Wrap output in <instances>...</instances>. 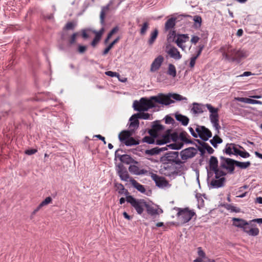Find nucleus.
<instances>
[{
	"label": "nucleus",
	"mask_w": 262,
	"mask_h": 262,
	"mask_svg": "<svg viewBox=\"0 0 262 262\" xmlns=\"http://www.w3.org/2000/svg\"><path fill=\"white\" fill-rule=\"evenodd\" d=\"M158 33L159 31L157 29H155L152 32H151L149 38L148 40V43L149 46L152 45L155 42L158 37Z\"/></svg>",
	"instance_id": "27"
},
{
	"label": "nucleus",
	"mask_w": 262,
	"mask_h": 262,
	"mask_svg": "<svg viewBox=\"0 0 262 262\" xmlns=\"http://www.w3.org/2000/svg\"><path fill=\"white\" fill-rule=\"evenodd\" d=\"M232 221L233 226L238 228H242L243 230L244 228L246 227V226L249 224V223L246 220L239 218L234 217L232 219Z\"/></svg>",
	"instance_id": "17"
},
{
	"label": "nucleus",
	"mask_w": 262,
	"mask_h": 262,
	"mask_svg": "<svg viewBox=\"0 0 262 262\" xmlns=\"http://www.w3.org/2000/svg\"><path fill=\"white\" fill-rule=\"evenodd\" d=\"M113 3V1H111L106 6L102 8V11H104L105 12H106L110 9Z\"/></svg>",
	"instance_id": "59"
},
{
	"label": "nucleus",
	"mask_w": 262,
	"mask_h": 262,
	"mask_svg": "<svg viewBox=\"0 0 262 262\" xmlns=\"http://www.w3.org/2000/svg\"><path fill=\"white\" fill-rule=\"evenodd\" d=\"M132 135V133L130 130H123L119 135L120 141L124 144L129 137Z\"/></svg>",
	"instance_id": "23"
},
{
	"label": "nucleus",
	"mask_w": 262,
	"mask_h": 262,
	"mask_svg": "<svg viewBox=\"0 0 262 262\" xmlns=\"http://www.w3.org/2000/svg\"><path fill=\"white\" fill-rule=\"evenodd\" d=\"M151 177L159 187H166L169 185L168 182L164 177L159 176L155 173H152Z\"/></svg>",
	"instance_id": "11"
},
{
	"label": "nucleus",
	"mask_w": 262,
	"mask_h": 262,
	"mask_svg": "<svg viewBox=\"0 0 262 262\" xmlns=\"http://www.w3.org/2000/svg\"><path fill=\"white\" fill-rule=\"evenodd\" d=\"M140 143V142L138 140H136L133 137L128 138V139L124 142V144L126 146H133V145H136Z\"/></svg>",
	"instance_id": "39"
},
{
	"label": "nucleus",
	"mask_w": 262,
	"mask_h": 262,
	"mask_svg": "<svg viewBox=\"0 0 262 262\" xmlns=\"http://www.w3.org/2000/svg\"><path fill=\"white\" fill-rule=\"evenodd\" d=\"M190 136L186 132H182L180 134V139L181 141L187 143H191L192 141L189 139Z\"/></svg>",
	"instance_id": "33"
},
{
	"label": "nucleus",
	"mask_w": 262,
	"mask_h": 262,
	"mask_svg": "<svg viewBox=\"0 0 262 262\" xmlns=\"http://www.w3.org/2000/svg\"><path fill=\"white\" fill-rule=\"evenodd\" d=\"M196 141L201 145L203 148L206 149L208 154H212L214 151V149L207 143L196 140Z\"/></svg>",
	"instance_id": "31"
},
{
	"label": "nucleus",
	"mask_w": 262,
	"mask_h": 262,
	"mask_svg": "<svg viewBox=\"0 0 262 262\" xmlns=\"http://www.w3.org/2000/svg\"><path fill=\"white\" fill-rule=\"evenodd\" d=\"M120 160L124 163L129 164L132 161V159L129 156L124 155L120 158Z\"/></svg>",
	"instance_id": "45"
},
{
	"label": "nucleus",
	"mask_w": 262,
	"mask_h": 262,
	"mask_svg": "<svg viewBox=\"0 0 262 262\" xmlns=\"http://www.w3.org/2000/svg\"><path fill=\"white\" fill-rule=\"evenodd\" d=\"M175 118L179 122H181V123L184 125L186 126L189 122V118L185 116L182 115L181 114H176Z\"/></svg>",
	"instance_id": "28"
},
{
	"label": "nucleus",
	"mask_w": 262,
	"mask_h": 262,
	"mask_svg": "<svg viewBox=\"0 0 262 262\" xmlns=\"http://www.w3.org/2000/svg\"><path fill=\"white\" fill-rule=\"evenodd\" d=\"M78 35V33L76 32L72 34L70 37L69 42L71 45H73L75 43L77 36Z\"/></svg>",
	"instance_id": "49"
},
{
	"label": "nucleus",
	"mask_w": 262,
	"mask_h": 262,
	"mask_svg": "<svg viewBox=\"0 0 262 262\" xmlns=\"http://www.w3.org/2000/svg\"><path fill=\"white\" fill-rule=\"evenodd\" d=\"M195 130L198 133V137L204 141H207L212 136V133L209 129L204 126L195 125Z\"/></svg>",
	"instance_id": "8"
},
{
	"label": "nucleus",
	"mask_w": 262,
	"mask_h": 262,
	"mask_svg": "<svg viewBox=\"0 0 262 262\" xmlns=\"http://www.w3.org/2000/svg\"><path fill=\"white\" fill-rule=\"evenodd\" d=\"M210 169L213 171L215 173V177L218 179L220 177L224 176L226 173L219 169L218 168V160L214 156H211L209 160Z\"/></svg>",
	"instance_id": "6"
},
{
	"label": "nucleus",
	"mask_w": 262,
	"mask_h": 262,
	"mask_svg": "<svg viewBox=\"0 0 262 262\" xmlns=\"http://www.w3.org/2000/svg\"><path fill=\"white\" fill-rule=\"evenodd\" d=\"M126 201L130 204L139 214H141L143 212L147 204L145 200L137 199L132 195L126 196Z\"/></svg>",
	"instance_id": "2"
},
{
	"label": "nucleus",
	"mask_w": 262,
	"mask_h": 262,
	"mask_svg": "<svg viewBox=\"0 0 262 262\" xmlns=\"http://www.w3.org/2000/svg\"><path fill=\"white\" fill-rule=\"evenodd\" d=\"M177 216L179 220L183 224L190 221L192 217L195 215V213L188 208H178Z\"/></svg>",
	"instance_id": "3"
},
{
	"label": "nucleus",
	"mask_w": 262,
	"mask_h": 262,
	"mask_svg": "<svg viewBox=\"0 0 262 262\" xmlns=\"http://www.w3.org/2000/svg\"><path fill=\"white\" fill-rule=\"evenodd\" d=\"M204 48V45H199V46H198L199 50H198V51L197 52V54L196 55L200 56Z\"/></svg>",
	"instance_id": "64"
},
{
	"label": "nucleus",
	"mask_w": 262,
	"mask_h": 262,
	"mask_svg": "<svg viewBox=\"0 0 262 262\" xmlns=\"http://www.w3.org/2000/svg\"><path fill=\"white\" fill-rule=\"evenodd\" d=\"M119 30V28L118 27H114L108 34L107 37L104 40V43L106 44L112 36L116 32H117Z\"/></svg>",
	"instance_id": "43"
},
{
	"label": "nucleus",
	"mask_w": 262,
	"mask_h": 262,
	"mask_svg": "<svg viewBox=\"0 0 262 262\" xmlns=\"http://www.w3.org/2000/svg\"><path fill=\"white\" fill-rule=\"evenodd\" d=\"M166 149H167L166 147L162 148H159L158 147H155V148H153L150 149L146 150L145 151V153L146 155H147L153 156V155H157V154H159L160 152V151H161L162 150H165Z\"/></svg>",
	"instance_id": "26"
},
{
	"label": "nucleus",
	"mask_w": 262,
	"mask_h": 262,
	"mask_svg": "<svg viewBox=\"0 0 262 262\" xmlns=\"http://www.w3.org/2000/svg\"><path fill=\"white\" fill-rule=\"evenodd\" d=\"M163 61V57L161 55L158 56L152 62L150 68V71L151 72L157 71L160 68Z\"/></svg>",
	"instance_id": "14"
},
{
	"label": "nucleus",
	"mask_w": 262,
	"mask_h": 262,
	"mask_svg": "<svg viewBox=\"0 0 262 262\" xmlns=\"http://www.w3.org/2000/svg\"><path fill=\"white\" fill-rule=\"evenodd\" d=\"M171 130L168 129L166 134L163 136L161 139H157L156 143L157 145H163L170 141V139H173L176 137V134H171Z\"/></svg>",
	"instance_id": "13"
},
{
	"label": "nucleus",
	"mask_w": 262,
	"mask_h": 262,
	"mask_svg": "<svg viewBox=\"0 0 262 262\" xmlns=\"http://www.w3.org/2000/svg\"><path fill=\"white\" fill-rule=\"evenodd\" d=\"M160 170L164 175L170 176L175 172L176 167L172 164V163L162 161Z\"/></svg>",
	"instance_id": "9"
},
{
	"label": "nucleus",
	"mask_w": 262,
	"mask_h": 262,
	"mask_svg": "<svg viewBox=\"0 0 262 262\" xmlns=\"http://www.w3.org/2000/svg\"><path fill=\"white\" fill-rule=\"evenodd\" d=\"M130 182L134 187L137 189L139 191L143 193L145 192L146 189L143 185H141L133 179H131L130 180Z\"/></svg>",
	"instance_id": "24"
},
{
	"label": "nucleus",
	"mask_w": 262,
	"mask_h": 262,
	"mask_svg": "<svg viewBox=\"0 0 262 262\" xmlns=\"http://www.w3.org/2000/svg\"><path fill=\"white\" fill-rule=\"evenodd\" d=\"M189 132L193 137L194 138H197L198 137V133H196L195 129H193L192 127H189L188 128Z\"/></svg>",
	"instance_id": "57"
},
{
	"label": "nucleus",
	"mask_w": 262,
	"mask_h": 262,
	"mask_svg": "<svg viewBox=\"0 0 262 262\" xmlns=\"http://www.w3.org/2000/svg\"><path fill=\"white\" fill-rule=\"evenodd\" d=\"M204 106L196 103H193L192 111L194 114H201L203 112Z\"/></svg>",
	"instance_id": "32"
},
{
	"label": "nucleus",
	"mask_w": 262,
	"mask_h": 262,
	"mask_svg": "<svg viewBox=\"0 0 262 262\" xmlns=\"http://www.w3.org/2000/svg\"><path fill=\"white\" fill-rule=\"evenodd\" d=\"M120 39V37L116 38L112 42H111L103 51V54H107L110 50L113 47L114 45L118 42Z\"/></svg>",
	"instance_id": "42"
},
{
	"label": "nucleus",
	"mask_w": 262,
	"mask_h": 262,
	"mask_svg": "<svg viewBox=\"0 0 262 262\" xmlns=\"http://www.w3.org/2000/svg\"><path fill=\"white\" fill-rule=\"evenodd\" d=\"M213 179L210 182L211 186L213 188H220L224 186L226 182V179L224 177H220L218 179Z\"/></svg>",
	"instance_id": "16"
},
{
	"label": "nucleus",
	"mask_w": 262,
	"mask_h": 262,
	"mask_svg": "<svg viewBox=\"0 0 262 262\" xmlns=\"http://www.w3.org/2000/svg\"><path fill=\"white\" fill-rule=\"evenodd\" d=\"M145 209H146L147 213L151 215H154L159 214L158 209L149 205L147 202L145 207Z\"/></svg>",
	"instance_id": "30"
},
{
	"label": "nucleus",
	"mask_w": 262,
	"mask_h": 262,
	"mask_svg": "<svg viewBox=\"0 0 262 262\" xmlns=\"http://www.w3.org/2000/svg\"><path fill=\"white\" fill-rule=\"evenodd\" d=\"M128 170L131 173L139 175L143 173V172H142V170H140L139 167L135 165H130Z\"/></svg>",
	"instance_id": "37"
},
{
	"label": "nucleus",
	"mask_w": 262,
	"mask_h": 262,
	"mask_svg": "<svg viewBox=\"0 0 262 262\" xmlns=\"http://www.w3.org/2000/svg\"><path fill=\"white\" fill-rule=\"evenodd\" d=\"M178 157V152L172 151L167 153L162 158V161L167 162L168 163H173L176 158Z\"/></svg>",
	"instance_id": "18"
},
{
	"label": "nucleus",
	"mask_w": 262,
	"mask_h": 262,
	"mask_svg": "<svg viewBox=\"0 0 262 262\" xmlns=\"http://www.w3.org/2000/svg\"><path fill=\"white\" fill-rule=\"evenodd\" d=\"M226 208L231 210V212H239L240 209L231 205H228Z\"/></svg>",
	"instance_id": "51"
},
{
	"label": "nucleus",
	"mask_w": 262,
	"mask_h": 262,
	"mask_svg": "<svg viewBox=\"0 0 262 262\" xmlns=\"http://www.w3.org/2000/svg\"><path fill=\"white\" fill-rule=\"evenodd\" d=\"M115 187L118 190V193L122 194H124L125 195H128L129 192L127 189H125L124 186L121 183H115Z\"/></svg>",
	"instance_id": "29"
},
{
	"label": "nucleus",
	"mask_w": 262,
	"mask_h": 262,
	"mask_svg": "<svg viewBox=\"0 0 262 262\" xmlns=\"http://www.w3.org/2000/svg\"><path fill=\"white\" fill-rule=\"evenodd\" d=\"M138 118H136V117H134V115L130 117L129 120L130 121L129 127L130 128H137L139 126V122L138 120Z\"/></svg>",
	"instance_id": "38"
},
{
	"label": "nucleus",
	"mask_w": 262,
	"mask_h": 262,
	"mask_svg": "<svg viewBox=\"0 0 262 262\" xmlns=\"http://www.w3.org/2000/svg\"><path fill=\"white\" fill-rule=\"evenodd\" d=\"M152 128L158 133L163 129V126L160 124H156L152 126Z\"/></svg>",
	"instance_id": "52"
},
{
	"label": "nucleus",
	"mask_w": 262,
	"mask_h": 262,
	"mask_svg": "<svg viewBox=\"0 0 262 262\" xmlns=\"http://www.w3.org/2000/svg\"><path fill=\"white\" fill-rule=\"evenodd\" d=\"M206 106L210 112L209 118L213 126L219 132L221 126L219 124V116L218 114V108L213 107L211 104H207Z\"/></svg>",
	"instance_id": "4"
},
{
	"label": "nucleus",
	"mask_w": 262,
	"mask_h": 262,
	"mask_svg": "<svg viewBox=\"0 0 262 262\" xmlns=\"http://www.w3.org/2000/svg\"><path fill=\"white\" fill-rule=\"evenodd\" d=\"M237 147L236 145L233 143L227 144L225 147L224 151L229 156L231 155H235V150H237Z\"/></svg>",
	"instance_id": "20"
},
{
	"label": "nucleus",
	"mask_w": 262,
	"mask_h": 262,
	"mask_svg": "<svg viewBox=\"0 0 262 262\" xmlns=\"http://www.w3.org/2000/svg\"><path fill=\"white\" fill-rule=\"evenodd\" d=\"M235 155H239L244 158H247L250 156V155L246 151H242L239 150L238 148L237 150H235Z\"/></svg>",
	"instance_id": "44"
},
{
	"label": "nucleus",
	"mask_w": 262,
	"mask_h": 262,
	"mask_svg": "<svg viewBox=\"0 0 262 262\" xmlns=\"http://www.w3.org/2000/svg\"><path fill=\"white\" fill-rule=\"evenodd\" d=\"M76 24L74 22L70 21L67 23L64 27L66 30H73L75 27Z\"/></svg>",
	"instance_id": "47"
},
{
	"label": "nucleus",
	"mask_w": 262,
	"mask_h": 262,
	"mask_svg": "<svg viewBox=\"0 0 262 262\" xmlns=\"http://www.w3.org/2000/svg\"><path fill=\"white\" fill-rule=\"evenodd\" d=\"M235 160L223 157L220 158V167L226 169L230 173H233L234 170Z\"/></svg>",
	"instance_id": "5"
},
{
	"label": "nucleus",
	"mask_w": 262,
	"mask_h": 262,
	"mask_svg": "<svg viewBox=\"0 0 262 262\" xmlns=\"http://www.w3.org/2000/svg\"><path fill=\"white\" fill-rule=\"evenodd\" d=\"M198 255L203 258L205 256V252L202 250L201 247L198 248Z\"/></svg>",
	"instance_id": "63"
},
{
	"label": "nucleus",
	"mask_w": 262,
	"mask_h": 262,
	"mask_svg": "<svg viewBox=\"0 0 262 262\" xmlns=\"http://www.w3.org/2000/svg\"><path fill=\"white\" fill-rule=\"evenodd\" d=\"M105 74L106 75L112 77H116L117 75H118L117 73L114 72H112L111 71L105 72Z\"/></svg>",
	"instance_id": "61"
},
{
	"label": "nucleus",
	"mask_w": 262,
	"mask_h": 262,
	"mask_svg": "<svg viewBox=\"0 0 262 262\" xmlns=\"http://www.w3.org/2000/svg\"><path fill=\"white\" fill-rule=\"evenodd\" d=\"M86 49L87 48L86 46L79 45L78 48V51L80 53H83L86 51Z\"/></svg>",
	"instance_id": "55"
},
{
	"label": "nucleus",
	"mask_w": 262,
	"mask_h": 262,
	"mask_svg": "<svg viewBox=\"0 0 262 262\" xmlns=\"http://www.w3.org/2000/svg\"><path fill=\"white\" fill-rule=\"evenodd\" d=\"M100 39H101V38H100V37H99V36H98L96 35H95V38H94V39L93 40V41L91 42V45L93 47H95L97 45V43L99 42Z\"/></svg>",
	"instance_id": "53"
},
{
	"label": "nucleus",
	"mask_w": 262,
	"mask_h": 262,
	"mask_svg": "<svg viewBox=\"0 0 262 262\" xmlns=\"http://www.w3.org/2000/svg\"><path fill=\"white\" fill-rule=\"evenodd\" d=\"M167 73L169 76L172 77L173 78H174L177 75V71L175 66L170 63L168 65V70Z\"/></svg>",
	"instance_id": "34"
},
{
	"label": "nucleus",
	"mask_w": 262,
	"mask_h": 262,
	"mask_svg": "<svg viewBox=\"0 0 262 262\" xmlns=\"http://www.w3.org/2000/svg\"><path fill=\"white\" fill-rule=\"evenodd\" d=\"M177 18L171 17L167 19L165 24L164 29L165 31H168L170 30L174 29L176 26Z\"/></svg>",
	"instance_id": "21"
},
{
	"label": "nucleus",
	"mask_w": 262,
	"mask_h": 262,
	"mask_svg": "<svg viewBox=\"0 0 262 262\" xmlns=\"http://www.w3.org/2000/svg\"><path fill=\"white\" fill-rule=\"evenodd\" d=\"M171 98L177 101L186 99V98L179 94L170 93L167 95L159 93L157 96H151L149 98L142 97L139 101H135L133 103L134 110L140 112L134 114V117L143 119H150V114L141 112L147 111L149 108L156 107L157 103L165 105L172 103L174 101Z\"/></svg>",
	"instance_id": "1"
},
{
	"label": "nucleus",
	"mask_w": 262,
	"mask_h": 262,
	"mask_svg": "<svg viewBox=\"0 0 262 262\" xmlns=\"http://www.w3.org/2000/svg\"><path fill=\"white\" fill-rule=\"evenodd\" d=\"M200 40V37L197 36H193L191 39V42L192 43L196 44Z\"/></svg>",
	"instance_id": "62"
},
{
	"label": "nucleus",
	"mask_w": 262,
	"mask_h": 262,
	"mask_svg": "<svg viewBox=\"0 0 262 262\" xmlns=\"http://www.w3.org/2000/svg\"><path fill=\"white\" fill-rule=\"evenodd\" d=\"M235 50L229 45H226L220 49V51L222 53L224 58L231 61H233V57L234 56Z\"/></svg>",
	"instance_id": "7"
},
{
	"label": "nucleus",
	"mask_w": 262,
	"mask_h": 262,
	"mask_svg": "<svg viewBox=\"0 0 262 262\" xmlns=\"http://www.w3.org/2000/svg\"><path fill=\"white\" fill-rule=\"evenodd\" d=\"M143 142H146L148 144H152L155 142V138L151 136H145L142 139Z\"/></svg>",
	"instance_id": "46"
},
{
	"label": "nucleus",
	"mask_w": 262,
	"mask_h": 262,
	"mask_svg": "<svg viewBox=\"0 0 262 262\" xmlns=\"http://www.w3.org/2000/svg\"><path fill=\"white\" fill-rule=\"evenodd\" d=\"M148 133L150 135V136L156 138L158 136V133H157L154 129L151 128L148 131Z\"/></svg>",
	"instance_id": "54"
},
{
	"label": "nucleus",
	"mask_w": 262,
	"mask_h": 262,
	"mask_svg": "<svg viewBox=\"0 0 262 262\" xmlns=\"http://www.w3.org/2000/svg\"><path fill=\"white\" fill-rule=\"evenodd\" d=\"M222 142L223 140L217 135L214 136L213 138L210 140V143L215 148L217 147V144L221 143Z\"/></svg>",
	"instance_id": "35"
},
{
	"label": "nucleus",
	"mask_w": 262,
	"mask_h": 262,
	"mask_svg": "<svg viewBox=\"0 0 262 262\" xmlns=\"http://www.w3.org/2000/svg\"><path fill=\"white\" fill-rule=\"evenodd\" d=\"M52 199L50 196L46 198L40 204V207H43L49 204L52 203Z\"/></svg>",
	"instance_id": "48"
},
{
	"label": "nucleus",
	"mask_w": 262,
	"mask_h": 262,
	"mask_svg": "<svg viewBox=\"0 0 262 262\" xmlns=\"http://www.w3.org/2000/svg\"><path fill=\"white\" fill-rule=\"evenodd\" d=\"M252 222L251 220L248 222L249 224L246 226L243 231L249 236H256L259 234V230L256 227L255 225L252 224Z\"/></svg>",
	"instance_id": "10"
},
{
	"label": "nucleus",
	"mask_w": 262,
	"mask_h": 262,
	"mask_svg": "<svg viewBox=\"0 0 262 262\" xmlns=\"http://www.w3.org/2000/svg\"><path fill=\"white\" fill-rule=\"evenodd\" d=\"M238 101L244 102L246 103L249 104H262V102L259 100H256L252 99H250L249 98H244V97H236L235 98Z\"/></svg>",
	"instance_id": "22"
},
{
	"label": "nucleus",
	"mask_w": 262,
	"mask_h": 262,
	"mask_svg": "<svg viewBox=\"0 0 262 262\" xmlns=\"http://www.w3.org/2000/svg\"><path fill=\"white\" fill-rule=\"evenodd\" d=\"M199 57V56H198L197 55H193L192 57H191L189 63V67L191 68H193L194 67L196 60Z\"/></svg>",
	"instance_id": "50"
},
{
	"label": "nucleus",
	"mask_w": 262,
	"mask_h": 262,
	"mask_svg": "<svg viewBox=\"0 0 262 262\" xmlns=\"http://www.w3.org/2000/svg\"><path fill=\"white\" fill-rule=\"evenodd\" d=\"M37 151L36 149H30L25 151V154L28 155H32L35 154Z\"/></svg>",
	"instance_id": "58"
},
{
	"label": "nucleus",
	"mask_w": 262,
	"mask_h": 262,
	"mask_svg": "<svg viewBox=\"0 0 262 262\" xmlns=\"http://www.w3.org/2000/svg\"><path fill=\"white\" fill-rule=\"evenodd\" d=\"M118 174L122 181H127L129 178V175L126 170L121 169L118 171Z\"/></svg>",
	"instance_id": "36"
},
{
	"label": "nucleus",
	"mask_w": 262,
	"mask_h": 262,
	"mask_svg": "<svg viewBox=\"0 0 262 262\" xmlns=\"http://www.w3.org/2000/svg\"><path fill=\"white\" fill-rule=\"evenodd\" d=\"M167 53L171 58L177 60L180 59L182 57V55L180 52L174 47L170 48L168 51Z\"/></svg>",
	"instance_id": "19"
},
{
	"label": "nucleus",
	"mask_w": 262,
	"mask_h": 262,
	"mask_svg": "<svg viewBox=\"0 0 262 262\" xmlns=\"http://www.w3.org/2000/svg\"><path fill=\"white\" fill-rule=\"evenodd\" d=\"M197 153L196 149L194 147L187 148L181 152V158L183 160L193 157Z\"/></svg>",
	"instance_id": "12"
},
{
	"label": "nucleus",
	"mask_w": 262,
	"mask_h": 262,
	"mask_svg": "<svg viewBox=\"0 0 262 262\" xmlns=\"http://www.w3.org/2000/svg\"><path fill=\"white\" fill-rule=\"evenodd\" d=\"M169 33L167 36V39L169 40L171 37H174L176 35V31L173 30H169Z\"/></svg>",
	"instance_id": "60"
},
{
	"label": "nucleus",
	"mask_w": 262,
	"mask_h": 262,
	"mask_svg": "<svg viewBox=\"0 0 262 262\" xmlns=\"http://www.w3.org/2000/svg\"><path fill=\"white\" fill-rule=\"evenodd\" d=\"M233 57V61H237L240 60L242 58L246 57L247 56V53L244 50H235V55Z\"/></svg>",
	"instance_id": "25"
},
{
	"label": "nucleus",
	"mask_w": 262,
	"mask_h": 262,
	"mask_svg": "<svg viewBox=\"0 0 262 262\" xmlns=\"http://www.w3.org/2000/svg\"><path fill=\"white\" fill-rule=\"evenodd\" d=\"M149 24L147 21L144 22L142 25H140L139 26L141 27L140 33L141 35H144L147 30L149 28Z\"/></svg>",
	"instance_id": "40"
},
{
	"label": "nucleus",
	"mask_w": 262,
	"mask_h": 262,
	"mask_svg": "<svg viewBox=\"0 0 262 262\" xmlns=\"http://www.w3.org/2000/svg\"><path fill=\"white\" fill-rule=\"evenodd\" d=\"M235 165L242 168V169H246L249 167L251 165V163L249 161L245 162H239L235 160Z\"/></svg>",
	"instance_id": "41"
},
{
	"label": "nucleus",
	"mask_w": 262,
	"mask_h": 262,
	"mask_svg": "<svg viewBox=\"0 0 262 262\" xmlns=\"http://www.w3.org/2000/svg\"><path fill=\"white\" fill-rule=\"evenodd\" d=\"M189 39V36L187 34H180L178 35L176 43L177 46L181 48L182 50H184L185 46L183 45V43L187 42Z\"/></svg>",
	"instance_id": "15"
},
{
	"label": "nucleus",
	"mask_w": 262,
	"mask_h": 262,
	"mask_svg": "<svg viewBox=\"0 0 262 262\" xmlns=\"http://www.w3.org/2000/svg\"><path fill=\"white\" fill-rule=\"evenodd\" d=\"M174 122V120L172 117H171L169 116H166L165 117V123H166L171 124V123H173Z\"/></svg>",
	"instance_id": "56"
}]
</instances>
